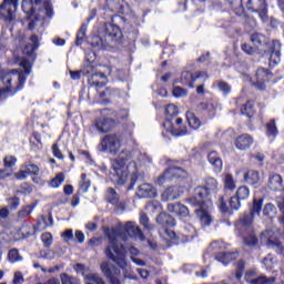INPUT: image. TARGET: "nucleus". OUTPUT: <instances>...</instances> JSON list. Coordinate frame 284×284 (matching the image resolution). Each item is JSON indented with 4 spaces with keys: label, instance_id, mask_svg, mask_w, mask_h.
<instances>
[{
    "label": "nucleus",
    "instance_id": "nucleus-1",
    "mask_svg": "<svg viewBox=\"0 0 284 284\" xmlns=\"http://www.w3.org/2000/svg\"><path fill=\"white\" fill-rule=\"evenodd\" d=\"M250 41L257 52L263 57H270V67L278 65L281 63V41L272 40L265 37V34L255 32L251 34Z\"/></svg>",
    "mask_w": 284,
    "mask_h": 284
},
{
    "label": "nucleus",
    "instance_id": "nucleus-2",
    "mask_svg": "<svg viewBox=\"0 0 284 284\" xmlns=\"http://www.w3.org/2000/svg\"><path fill=\"white\" fill-rule=\"evenodd\" d=\"M109 241L104 250V254L110 261H113L120 270H125L128 267V261L125 260V246L119 243V236L121 233L116 229H111V231L105 233Z\"/></svg>",
    "mask_w": 284,
    "mask_h": 284
},
{
    "label": "nucleus",
    "instance_id": "nucleus-3",
    "mask_svg": "<svg viewBox=\"0 0 284 284\" xmlns=\"http://www.w3.org/2000/svg\"><path fill=\"white\" fill-rule=\"evenodd\" d=\"M134 153L130 150H122L116 159L112 162L111 181L115 185H125L130 179V169L128 163H134Z\"/></svg>",
    "mask_w": 284,
    "mask_h": 284
},
{
    "label": "nucleus",
    "instance_id": "nucleus-4",
    "mask_svg": "<svg viewBox=\"0 0 284 284\" xmlns=\"http://www.w3.org/2000/svg\"><path fill=\"white\" fill-rule=\"evenodd\" d=\"M114 17H116V14L111 16L112 22L104 24V38L97 34L90 38L89 44L93 50H108L110 43L119 41V39L123 37L121 28L114 24Z\"/></svg>",
    "mask_w": 284,
    "mask_h": 284
},
{
    "label": "nucleus",
    "instance_id": "nucleus-5",
    "mask_svg": "<svg viewBox=\"0 0 284 284\" xmlns=\"http://www.w3.org/2000/svg\"><path fill=\"white\" fill-rule=\"evenodd\" d=\"M168 163H171L169 168L155 180L158 185H164L166 181H185V179H190L187 170L179 166L183 165L185 160H168Z\"/></svg>",
    "mask_w": 284,
    "mask_h": 284
},
{
    "label": "nucleus",
    "instance_id": "nucleus-6",
    "mask_svg": "<svg viewBox=\"0 0 284 284\" xmlns=\"http://www.w3.org/2000/svg\"><path fill=\"white\" fill-rule=\"evenodd\" d=\"M189 203L193 205V207H197L194 210V214L201 225H203V227H210L214 221L212 214H210V205H212V201L191 197L189 199Z\"/></svg>",
    "mask_w": 284,
    "mask_h": 284
},
{
    "label": "nucleus",
    "instance_id": "nucleus-7",
    "mask_svg": "<svg viewBox=\"0 0 284 284\" xmlns=\"http://www.w3.org/2000/svg\"><path fill=\"white\" fill-rule=\"evenodd\" d=\"M1 79L3 85H6L4 88L11 90V97H14L17 92H21L26 85V81H28L26 73L19 72L18 70L4 73Z\"/></svg>",
    "mask_w": 284,
    "mask_h": 284
},
{
    "label": "nucleus",
    "instance_id": "nucleus-8",
    "mask_svg": "<svg viewBox=\"0 0 284 284\" xmlns=\"http://www.w3.org/2000/svg\"><path fill=\"white\" fill-rule=\"evenodd\" d=\"M156 223L158 225H160V236H162V239H164V241H168V243H170L172 235L170 234V232H174L171 230V227L176 226V220L170 215V213L166 212H161L158 216H156Z\"/></svg>",
    "mask_w": 284,
    "mask_h": 284
},
{
    "label": "nucleus",
    "instance_id": "nucleus-9",
    "mask_svg": "<svg viewBox=\"0 0 284 284\" xmlns=\"http://www.w3.org/2000/svg\"><path fill=\"white\" fill-rule=\"evenodd\" d=\"M121 133H111L102 138L99 143L100 152H109L110 154H119L121 150Z\"/></svg>",
    "mask_w": 284,
    "mask_h": 284
},
{
    "label": "nucleus",
    "instance_id": "nucleus-10",
    "mask_svg": "<svg viewBox=\"0 0 284 284\" xmlns=\"http://www.w3.org/2000/svg\"><path fill=\"white\" fill-rule=\"evenodd\" d=\"M219 192V181L214 178H206L203 186L195 187V195L191 199H197L199 201H210L207 199L211 194Z\"/></svg>",
    "mask_w": 284,
    "mask_h": 284
},
{
    "label": "nucleus",
    "instance_id": "nucleus-11",
    "mask_svg": "<svg viewBox=\"0 0 284 284\" xmlns=\"http://www.w3.org/2000/svg\"><path fill=\"white\" fill-rule=\"evenodd\" d=\"M171 240L169 243L172 245H183L185 243H190V241H194V236H196V229L193 226H184L181 232H170Z\"/></svg>",
    "mask_w": 284,
    "mask_h": 284
},
{
    "label": "nucleus",
    "instance_id": "nucleus-12",
    "mask_svg": "<svg viewBox=\"0 0 284 284\" xmlns=\"http://www.w3.org/2000/svg\"><path fill=\"white\" fill-rule=\"evenodd\" d=\"M19 6V0H3L0 4V19L12 23L14 21V12H17V7Z\"/></svg>",
    "mask_w": 284,
    "mask_h": 284
},
{
    "label": "nucleus",
    "instance_id": "nucleus-13",
    "mask_svg": "<svg viewBox=\"0 0 284 284\" xmlns=\"http://www.w3.org/2000/svg\"><path fill=\"white\" fill-rule=\"evenodd\" d=\"M255 79L256 81L253 83L254 88L263 92L267 90L266 83H270L274 79V73L270 69L258 68L255 72Z\"/></svg>",
    "mask_w": 284,
    "mask_h": 284
},
{
    "label": "nucleus",
    "instance_id": "nucleus-14",
    "mask_svg": "<svg viewBox=\"0 0 284 284\" xmlns=\"http://www.w3.org/2000/svg\"><path fill=\"white\" fill-rule=\"evenodd\" d=\"M100 270L110 284H121V268L110 265L108 262H102Z\"/></svg>",
    "mask_w": 284,
    "mask_h": 284
},
{
    "label": "nucleus",
    "instance_id": "nucleus-15",
    "mask_svg": "<svg viewBox=\"0 0 284 284\" xmlns=\"http://www.w3.org/2000/svg\"><path fill=\"white\" fill-rule=\"evenodd\" d=\"M250 199V187L242 185L237 187L235 194L230 197V207L232 211L239 212L241 210V202Z\"/></svg>",
    "mask_w": 284,
    "mask_h": 284
},
{
    "label": "nucleus",
    "instance_id": "nucleus-16",
    "mask_svg": "<svg viewBox=\"0 0 284 284\" xmlns=\"http://www.w3.org/2000/svg\"><path fill=\"white\" fill-rule=\"evenodd\" d=\"M164 130L172 134V136H186L189 134L187 126L183 125V119L178 118L174 122L164 121Z\"/></svg>",
    "mask_w": 284,
    "mask_h": 284
},
{
    "label": "nucleus",
    "instance_id": "nucleus-17",
    "mask_svg": "<svg viewBox=\"0 0 284 284\" xmlns=\"http://www.w3.org/2000/svg\"><path fill=\"white\" fill-rule=\"evenodd\" d=\"M237 234H245L250 230H254V216L250 212H244L235 223Z\"/></svg>",
    "mask_w": 284,
    "mask_h": 284
},
{
    "label": "nucleus",
    "instance_id": "nucleus-18",
    "mask_svg": "<svg viewBox=\"0 0 284 284\" xmlns=\"http://www.w3.org/2000/svg\"><path fill=\"white\" fill-rule=\"evenodd\" d=\"M246 8L256 12L262 21H267V2L265 0H247Z\"/></svg>",
    "mask_w": 284,
    "mask_h": 284
},
{
    "label": "nucleus",
    "instance_id": "nucleus-19",
    "mask_svg": "<svg viewBox=\"0 0 284 284\" xmlns=\"http://www.w3.org/2000/svg\"><path fill=\"white\" fill-rule=\"evenodd\" d=\"M93 126L100 134H108V132H112L116 126V120L110 118H97L93 122Z\"/></svg>",
    "mask_w": 284,
    "mask_h": 284
},
{
    "label": "nucleus",
    "instance_id": "nucleus-20",
    "mask_svg": "<svg viewBox=\"0 0 284 284\" xmlns=\"http://www.w3.org/2000/svg\"><path fill=\"white\" fill-rule=\"evenodd\" d=\"M241 116H246L248 121H252L258 114V109L254 100H247L245 103L240 105Z\"/></svg>",
    "mask_w": 284,
    "mask_h": 284
},
{
    "label": "nucleus",
    "instance_id": "nucleus-21",
    "mask_svg": "<svg viewBox=\"0 0 284 284\" xmlns=\"http://www.w3.org/2000/svg\"><path fill=\"white\" fill-rule=\"evenodd\" d=\"M202 77H207V73L203 71H197L195 73H192L191 71H183L181 74V83L194 89V83H196V80L201 79Z\"/></svg>",
    "mask_w": 284,
    "mask_h": 284
},
{
    "label": "nucleus",
    "instance_id": "nucleus-22",
    "mask_svg": "<svg viewBox=\"0 0 284 284\" xmlns=\"http://www.w3.org/2000/svg\"><path fill=\"white\" fill-rule=\"evenodd\" d=\"M234 145L237 150L245 152L246 150H250L252 145H254V136L248 133H243L235 138Z\"/></svg>",
    "mask_w": 284,
    "mask_h": 284
},
{
    "label": "nucleus",
    "instance_id": "nucleus-23",
    "mask_svg": "<svg viewBox=\"0 0 284 284\" xmlns=\"http://www.w3.org/2000/svg\"><path fill=\"white\" fill-rule=\"evenodd\" d=\"M232 10L236 17H244L245 21H250L253 26H256V20L250 19V16L245 13V7H243V0H229Z\"/></svg>",
    "mask_w": 284,
    "mask_h": 284
},
{
    "label": "nucleus",
    "instance_id": "nucleus-24",
    "mask_svg": "<svg viewBox=\"0 0 284 284\" xmlns=\"http://www.w3.org/2000/svg\"><path fill=\"white\" fill-rule=\"evenodd\" d=\"M85 63L87 65L83 68L84 74H92L94 70H97V51L89 49L85 53Z\"/></svg>",
    "mask_w": 284,
    "mask_h": 284
},
{
    "label": "nucleus",
    "instance_id": "nucleus-25",
    "mask_svg": "<svg viewBox=\"0 0 284 284\" xmlns=\"http://www.w3.org/2000/svg\"><path fill=\"white\" fill-rule=\"evenodd\" d=\"M183 194V191L181 190V186L172 185L166 187L162 193V201H176V199H181V195Z\"/></svg>",
    "mask_w": 284,
    "mask_h": 284
},
{
    "label": "nucleus",
    "instance_id": "nucleus-26",
    "mask_svg": "<svg viewBox=\"0 0 284 284\" xmlns=\"http://www.w3.org/2000/svg\"><path fill=\"white\" fill-rule=\"evenodd\" d=\"M136 196L139 199H156V189L152 184L143 183L138 187Z\"/></svg>",
    "mask_w": 284,
    "mask_h": 284
},
{
    "label": "nucleus",
    "instance_id": "nucleus-27",
    "mask_svg": "<svg viewBox=\"0 0 284 284\" xmlns=\"http://www.w3.org/2000/svg\"><path fill=\"white\" fill-rule=\"evenodd\" d=\"M197 112L205 119H214L216 116V106L212 102H202L197 105Z\"/></svg>",
    "mask_w": 284,
    "mask_h": 284
},
{
    "label": "nucleus",
    "instance_id": "nucleus-28",
    "mask_svg": "<svg viewBox=\"0 0 284 284\" xmlns=\"http://www.w3.org/2000/svg\"><path fill=\"white\" fill-rule=\"evenodd\" d=\"M43 0H22V12L28 17H34L37 14V6H41Z\"/></svg>",
    "mask_w": 284,
    "mask_h": 284
},
{
    "label": "nucleus",
    "instance_id": "nucleus-29",
    "mask_svg": "<svg viewBox=\"0 0 284 284\" xmlns=\"http://www.w3.org/2000/svg\"><path fill=\"white\" fill-rule=\"evenodd\" d=\"M105 79H108V77H105V73L103 72H91L90 78L88 79V83L91 88H105Z\"/></svg>",
    "mask_w": 284,
    "mask_h": 284
},
{
    "label": "nucleus",
    "instance_id": "nucleus-30",
    "mask_svg": "<svg viewBox=\"0 0 284 284\" xmlns=\"http://www.w3.org/2000/svg\"><path fill=\"white\" fill-rule=\"evenodd\" d=\"M29 41H31V43H27L24 45V53L27 54V57H34V52H37V50H39V47L41 45V39L39 38V36L32 34L29 38Z\"/></svg>",
    "mask_w": 284,
    "mask_h": 284
},
{
    "label": "nucleus",
    "instance_id": "nucleus-31",
    "mask_svg": "<svg viewBox=\"0 0 284 284\" xmlns=\"http://www.w3.org/2000/svg\"><path fill=\"white\" fill-rule=\"evenodd\" d=\"M243 181L246 185H258L261 183V173L256 170H247L243 174Z\"/></svg>",
    "mask_w": 284,
    "mask_h": 284
},
{
    "label": "nucleus",
    "instance_id": "nucleus-32",
    "mask_svg": "<svg viewBox=\"0 0 284 284\" xmlns=\"http://www.w3.org/2000/svg\"><path fill=\"white\" fill-rule=\"evenodd\" d=\"M168 210L176 216H180V219L190 216V209L181 203L168 204Z\"/></svg>",
    "mask_w": 284,
    "mask_h": 284
},
{
    "label": "nucleus",
    "instance_id": "nucleus-33",
    "mask_svg": "<svg viewBox=\"0 0 284 284\" xmlns=\"http://www.w3.org/2000/svg\"><path fill=\"white\" fill-rule=\"evenodd\" d=\"M243 239L244 245H247V247H255V245H258V237L256 236V232L254 229H251L245 232V234H239Z\"/></svg>",
    "mask_w": 284,
    "mask_h": 284
},
{
    "label": "nucleus",
    "instance_id": "nucleus-34",
    "mask_svg": "<svg viewBox=\"0 0 284 284\" xmlns=\"http://www.w3.org/2000/svg\"><path fill=\"white\" fill-rule=\"evenodd\" d=\"M239 253L236 252H220L215 254V260L223 265H230L232 261H236Z\"/></svg>",
    "mask_w": 284,
    "mask_h": 284
},
{
    "label": "nucleus",
    "instance_id": "nucleus-35",
    "mask_svg": "<svg viewBox=\"0 0 284 284\" xmlns=\"http://www.w3.org/2000/svg\"><path fill=\"white\" fill-rule=\"evenodd\" d=\"M207 161L213 166L214 172H221V170H223V160L221 155H219V152L211 151L207 155Z\"/></svg>",
    "mask_w": 284,
    "mask_h": 284
},
{
    "label": "nucleus",
    "instance_id": "nucleus-36",
    "mask_svg": "<svg viewBox=\"0 0 284 284\" xmlns=\"http://www.w3.org/2000/svg\"><path fill=\"white\" fill-rule=\"evenodd\" d=\"M119 97V90L106 88L104 91L100 92V99L104 105H108V103H112L113 99H116Z\"/></svg>",
    "mask_w": 284,
    "mask_h": 284
},
{
    "label": "nucleus",
    "instance_id": "nucleus-37",
    "mask_svg": "<svg viewBox=\"0 0 284 284\" xmlns=\"http://www.w3.org/2000/svg\"><path fill=\"white\" fill-rule=\"evenodd\" d=\"M105 10L109 12H114L116 14H123V0H106Z\"/></svg>",
    "mask_w": 284,
    "mask_h": 284
},
{
    "label": "nucleus",
    "instance_id": "nucleus-38",
    "mask_svg": "<svg viewBox=\"0 0 284 284\" xmlns=\"http://www.w3.org/2000/svg\"><path fill=\"white\" fill-rule=\"evenodd\" d=\"M105 199L110 203V205H114V207L121 206V197L119 196V193H116V190H114V187H109L106 190Z\"/></svg>",
    "mask_w": 284,
    "mask_h": 284
},
{
    "label": "nucleus",
    "instance_id": "nucleus-39",
    "mask_svg": "<svg viewBox=\"0 0 284 284\" xmlns=\"http://www.w3.org/2000/svg\"><path fill=\"white\" fill-rule=\"evenodd\" d=\"M265 134H266L267 139H276V136H278V126H276L275 119H271L265 124Z\"/></svg>",
    "mask_w": 284,
    "mask_h": 284
},
{
    "label": "nucleus",
    "instance_id": "nucleus-40",
    "mask_svg": "<svg viewBox=\"0 0 284 284\" xmlns=\"http://www.w3.org/2000/svg\"><path fill=\"white\" fill-rule=\"evenodd\" d=\"M37 207V202H33L29 205H23L17 213V219L19 221H23V219H28L32 212H34V209Z\"/></svg>",
    "mask_w": 284,
    "mask_h": 284
},
{
    "label": "nucleus",
    "instance_id": "nucleus-41",
    "mask_svg": "<svg viewBox=\"0 0 284 284\" xmlns=\"http://www.w3.org/2000/svg\"><path fill=\"white\" fill-rule=\"evenodd\" d=\"M268 187L273 192H278L283 187V178L278 174H272L268 178Z\"/></svg>",
    "mask_w": 284,
    "mask_h": 284
},
{
    "label": "nucleus",
    "instance_id": "nucleus-42",
    "mask_svg": "<svg viewBox=\"0 0 284 284\" xmlns=\"http://www.w3.org/2000/svg\"><path fill=\"white\" fill-rule=\"evenodd\" d=\"M217 209L220 210L221 214H230V197L227 195H220L217 200Z\"/></svg>",
    "mask_w": 284,
    "mask_h": 284
},
{
    "label": "nucleus",
    "instance_id": "nucleus-43",
    "mask_svg": "<svg viewBox=\"0 0 284 284\" xmlns=\"http://www.w3.org/2000/svg\"><path fill=\"white\" fill-rule=\"evenodd\" d=\"M165 121H170L171 123H174L176 121V116H179V106L174 104H168L165 108Z\"/></svg>",
    "mask_w": 284,
    "mask_h": 284
},
{
    "label": "nucleus",
    "instance_id": "nucleus-44",
    "mask_svg": "<svg viewBox=\"0 0 284 284\" xmlns=\"http://www.w3.org/2000/svg\"><path fill=\"white\" fill-rule=\"evenodd\" d=\"M87 32H88V24L82 23L80 29L77 32L75 45H83V43H85V40L88 39L85 34Z\"/></svg>",
    "mask_w": 284,
    "mask_h": 284
},
{
    "label": "nucleus",
    "instance_id": "nucleus-45",
    "mask_svg": "<svg viewBox=\"0 0 284 284\" xmlns=\"http://www.w3.org/2000/svg\"><path fill=\"white\" fill-rule=\"evenodd\" d=\"M186 121L192 130H199L201 128V119L192 111L186 112Z\"/></svg>",
    "mask_w": 284,
    "mask_h": 284
},
{
    "label": "nucleus",
    "instance_id": "nucleus-46",
    "mask_svg": "<svg viewBox=\"0 0 284 284\" xmlns=\"http://www.w3.org/2000/svg\"><path fill=\"white\" fill-rule=\"evenodd\" d=\"M34 232H44L48 230V217L45 215H41L37 219L36 224H33Z\"/></svg>",
    "mask_w": 284,
    "mask_h": 284
},
{
    "label": "nucleus",
    "instance_id": "nucleus-47",
    "mask_svg": "<svg viewBox=\"0 0 284 284\" xmlns=\"http://www.w3.org/2000/svg\"><path fill=\"white\" fill-rule=\"evenodd\" d=\"M24 169L29 176H39V174L41 173V169L39 168V165L32 163L31 161L24 163Z\"/></svg>",
    "mask_w": 284,
    "mask_h": 284
},
{
    "label": "nucleus",
    "instance_id": "nucleus-48",
    "mask_svg": "<svg viewBox=\"0 0 284 284\" xmlns=\"http://www.w3.org/2000/svg\"><path fill=\"white\" fill-rule=\"evenodd\" d=\"M263 199H254L253 200V206L252 209L248 211L250 214H252L253 216H260L261 212L263 210Z\"/></svg>",
    "mask_w": 284,
    "mask_h": 284
},
{
    "label": "nucleus",
    "instance_id": "nucleus-49",
    "mask_svg": "<svg viewBox=\"0 0 284 284\" xmlns=\"http://www.w3.org/2000/svg\"><path fill=\"white\" fill-rule=\"evenodd\" d=\"M63 181H65V173L60 172L58 173L53 179L49 181V187H59L63 184Z\"/></svg>",
    "mask_w": 284,
    "mask_h": 284
},
{
    "label": "nucleus",
    "instance_id": "nucleus-50",
    "mask_svg": "<svg viewBox=\"0 0 284 284\" xmlns=\"http://www.w3.org/2000/svg\"><path fill=\"white\" fill-rule=\"evenodd\" d=\"M263 214L266 216V219H270L272 221L276 217V206L272 203H267L264 205Z\"/></svg>",
    "mask_w": 284,
    "mask_h": 284
},
{
    "label": "nucleus",
    "instance_id": "nucleus-51",
    "mask_svg": "<svg viewBox=\"0 0 284 284\" xmlns=\"http://www.w3.org/2000/svg\"><path fill=\"white\" fill-rule=\"evenodd\" d=\"M10 219V209L3 206L0 209V226L8 227V220Z\"/></svg>",
    "mask_w": 284,
    "mask_h": 284
},
{
    "label": "nucleus",
    "instance_id": "nucleus-52",
    "mask_svg": "<svg viewBox=\"0 0 284 284\" xmlns=\"http://www.w3.org/2000/svg\"><path fill=\"white\" fill-rule=\"evenodd\" d=\"M224 190H230V192L236 190V181H234V176L230 173L224 176Z\"/></svg>",
    "mask_w": 284,
    "mask_h": 284
},
{
    "label": "nucleus",
    "instance_id": "nucleus-53",
    "mask_svg": "<svg viewBox=\"0 0 284 284\" xmlns=\"http://www.w3.org/2000/svg\"><path fill=\"white\" fill-rule=\"evenodd\" d=\"M19 233L23 236V239H30V236H34V234H37L34 227L30 224H22Z\"/></svg>",
    "mask_w": 284,
    "mask_h": 284
},
{
    "label": "nucleus",
    "instance_id": "nucleus-54",
    "mask_svg": "<svg viewBox=\"0 0 284 284\" xmlns=\"http://www.w3.org/2000/svg\"><path fill=\"white\" fill-rule=\"evenodd\" d=\"M8 261L9 263H19L23 261V256H21L18 248H11L8 252Z\"/></svg>",
    "mask_w": 284,
    "mask_h": 284
},
{
    "label": "nucleus",
    "instance_id": "nucleus-55",
    "mask_svg": "<svg viewBox=\"0 0 284 284\" xmlns=\"http://www.w3.org/2000/svg\"><path fill=\"white\" fill-rule=\"evenodd\" d=\"M250 283L251 284H274L276 283V277L258 276L256 278L250 280Z\"/></svg>",
    "mask_w": 284,
    "mask_h": 284
},
{
    "label": "nucleus",
    "instance_id": "nucleus-56",
    "mask_svg": "<svg viewBox=\"0 0 284 284\" xmlns=\"http://www.w3.org/2000/svg\"><path fill=\"white\" fill-rule=\"evenodd\" d=\"M266 245L267 247H275V250H277L278 254H283V242L278 239H275V240H272V239H268L266 241Z\"/></svg>",
    "mask_w": 284,
    "mask_h": 284
},
{
    "label": "nucleus",
    "instance_id": "nucleus-57",
    "mask_svg": "<svg viewBox=\"0 0 284 284\" xmlns=\"http://www.w3.org/2000/svg\"><path fill=\"white\" fill-rule=\"evenodd\" d=\"M235 278L237 281H241V278H243V274L245 273V261L240 260L236 264H235Z\"/></svg>",
    "mask_w": 284,
    "mask_h": 284
},
{
    "label": "nucleus",
    "instance_id": "nucleus-58",
    "mask_svg": "<svg viewBox=\"0 0 284 284\" xmlns=\"http://www.w3.org/2000/svg\"><path fill=\"white\" fill-rule=\"evenodd\" d=\"M30 145H34V148H43V143L41 142V133L39 131H33L31 139H30Z\"/></svg>",
    "mask_w": 284,
    "mask_h": 284
},
{
    "label": "nucleus",
    "instance_id": "nucleus-59",
    "mask_svg": "<svg viewBox=\"0 0 284 284\" xmlns=\"http://www.w3.org/2000/svg\"><path fill=\"white\" fill-rule=\"evenodd\" d=\"M7 203L9 205V210L16 211L19 210V205H21V199L17 195L8 197Z\"/></svg>",
    "mask_w": 284,
    "mask_h": 284
},
{
    "label": "nucleus",
    "instance_id": "nucleus-60",
    "mask_svg": "<svg viewBox=\"0 0 284 284\" xmlns=\"http://www.w3.org/2000/svg\"><path fill=\"white\" fill-rule=\"evenodd\" d=\"M3 165L6 170H12L14 165H17V156L14 155H7L3 158Z\"/></svg>",
    "mask_w": 284,
    "mask_h": 284
},
{
    "label": "nucleus",
    "instance_id": "nucleus-61",
    "mask_svg": "<svg viewBox=\"0 0 284 284\" xmlns=\"http://www.w3.org/2000/svg\"><path fill=\"white\" fill-rule=\"evenodd\" d=\"M140 225L144 227V230H154L152 224H150V217L148 216L146 213H140Z\"/></svg>",
    "mask_w": 284,
    "mask_h": 284
},
{
    "label": "nucleus",
    "instance_id": "nucleus-62",
    "mask_svg": "<svg viewBox=\"0 0 284 284\" xmlns=\"http://www.w3.org/2000/svg\"><path fill=\"white\" fill-rule=\"evenodd\" d=\"M216 87L219 88V91L225 95H227V94H230V92H232V87L230 85V83H227L225 81H216Z\"/></svg>",
    "mask_w": 284,
    "mask_h": 284
},
{
    "label": "nucleus",
    "instance_id": "nucleus-63",
    "mask_svg": "<svg viewBox=\"0 0 284 284\" xmlns=\"http://www.w3.org/2000/svg\"><path fill=\"white\" fill-rule=\"evenodd\" d=\"M16 193L28 196V194H32V185L28 182H24L20 185V190H18Z\"/></svg>",
    "mask_w": 284,
    "mask_h": 284
},
{
    "label": "nucleus",
    "instance_id": "nucleus-64",
    "mask_svg": "<svg viewBox=\"0 0 284 284\" xmlns=\"http://www.w3.org/2000/svg\"><path fill=\"white\" fill-rule=\"evenodd\" d=\"M61 283L62 284H80L79 278L72 277L65 273L61 274Z\"/></svg>",
    "mask_w": 284,
    "mask_h": 284
}]
</instances>
